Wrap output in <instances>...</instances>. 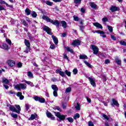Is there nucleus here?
Instances as JSON below:
<instances>
[{"label":"nucleus","instance_id":"45","mask_svg":"<svg viewBox=\"0 0 126 126\" xmlns=\"http://www.w3.org/2000/svg\"><path fill=\"white\" fill-rule=\"evenodd\" d=\"M73 18H74V20L75 21H79V18H78V17L74 15L73 16Z\"/></svg>","mask_w":126,"mask_h":126},{"label":"nucleus","instance_id":"58","mask_svg":"<svg viewBox=\"0 0 126 126\" xmlns=\"http://www.w3.org/2000/svg\"><path fill=\"white\" fill-rule=\"evenodd\" d=\"M89 126H94V124L93 123L92 121H90L88 123Z\"/></svg>","mask_w":126,"mask_h":126},{"label":"nucleus","instance_id":"59","mask_svg":"<svg viewBox=\"0 0 126 126\" xmlns=\"http://www.w3.org/2000/svg\"><path fill=\"white\" fill-rule=\"evenodd\" d=\"M62 106L63 109H65V108H66V103H63Z\"/></svg>","mask_w":126,"mask_h":126},{"label":"nucleus","instance_id":"31","mask_svg":"<svg viewBox=\"0 0 126 126\" xmlns=\"http://www.w3.org/2000/svg\"><path fill=\"white\" fill-rule=\"evenodd\" d=\"M83 62L84 63H85V64L88 66V67H90L91 68L92 67V65L90 63H89L88 62H87L86 60H84Z\"/></svg>","mask_w":126,"mask_h":126},{"label":"nucleus","instance_id":"46","mask_svg":"<svg viewBox=\"0 0 126 126\" xmlns=\"http://www.w3.org/2000/svg\"><path fill=\"white\" fill-rule=\"evenodd\" d=\"M6 42L9 44V45H11V40H10L8 38H6Z\"/></svg>","mask_w":126,"mask_h":126},{"label":"nucleus","instance_id":"29","mask_svg":"<svg viewBox=\"0 0 126 126\" xmlns=\"http://www.w3.org/2000/svg\"><path fill=\"white\" fill-rule=\"evenodd\" d=\"M112 102L113 105H115V106H117V107H119V106H120V104H119V103H118V101L116 100V99H113Z\"/></svg>","mask_w":126,"mask_h":126},{"label":"nucleus","instance_id":"12","mask_svg":"<svg viewBox=\"0 0 126 126\" xmlns=\"http://www.w3.org/2000/svg\"><path fill=\"white\" fill-rule=\"evenodd\" d=\"M52 24H53V25H55V26H56V27H59V26H60V23H61L60 22V21H58V20H52L51 21V23Z\"/></svg>","mask_w":126,"mask_h":126},{"label":"nucleus","instance_id":"61","mask_svg":"<svg viewBox=\"0 0 126 126\" xmlns=\"http://www.w3.org/2000/svg\"><path fill=\"white\" fill-rule=\"evenodd\" d=\"M5 9L4 8V7H3V6H2L1 5H0V11L1 10H5Z\"/></svg>","mask_w":126,"mask_h":126},{"label":"nucleus","instance_id":"43","mask_svg":"<svg viewBox=\"0 0 126 126\" xmlns=\"http://www.w3.org/2000/svg\"><path fill=\"white\" fill-rule=\"evenodd\" d=\"M70 91H71V88H70V87L67 88L66 90H65V93H69V92H70Z\"/></svg>","mask_w":126,"mask_h":126},{"label":"nucleus","instance_id":"15","mask_svg":"<svg viewBox=\"0 0 126 126\" xmlns=\"http://www.w3.org/2000/svg\"><path fill=\"white\" fill-rule=\"evenodd\" d=\"M118 9L119 8L115 6H112L110 8V10L112 12H115V11H117Z\"/></svg>","mask_w":126,"mask_h":126},{"label":"nucleus","instance_id":"41","mask_svg":"<svg viewBox=\"0 0 126 126\" xmlns=\"http://www.w3.org/2000/svg\"><path fill=\"white\" fill-rule=\"evenodd\" d=\"M94 33H98V34H105V32L102 31H96L94 32Z\"/></svg>","mask_w":126,"mask_h":126},{"label":"nucleus","instance_id":"1","mask_svg":"<svg viewBox=\"0 0 126 126\" xmlns=\"http://www.w3.org/2000/svg\"><path fill=\"white\" fill-rule=\"evenodd\" d=\"M14 88L19 91H20L21 89H22V90H25V89L27 88V85L26 84L21 83L15 85Z\"/></svg>","mask_w":126,"mask_h":126},{"label":"nucleus","instance_id":"27","mask_svg":"<svg viewBox=\"0 0 126 126\" xmlns=\"http://www.w3.org/2000/svg\"><path fill=\"white\" fill-rule=\"evenodd\" d=\"M37 117V114H32L31 118H29V120L30 121H32L35 119Z\"/></svg>","mask_w":126,"mask_h":126},{"label":"nucleus","instance_id":"24","mask_svg":"<svg viewBox=\"0 0 126 126\" xmlns=\"http://www.w3.org/2000/svg\"><path fill=\"white\" fill-rule=\"evenodd\" d=\"M24 82H25V83H27V84H28V85H30L31 87H34V84H33V83H32V82L25 80Z\"/></svg>","mask_w":126,"mask_h":126},{"label":"nucleus","instance_id":"50","mask_svg":"<svg viewBox=\"0 0 126 126\" xmlns=\"http://www.w3.org/2000/svg\"><path fill=\"white\" fill-rule=\"evenodd\" d=\"M110 63V61L109 59H106L104 61V63H105V64H108V63Z\"/></svg>","mask_w":126,"mask_h":126},{"label":"nucleus","instance_id":"9","mask_svg":"<svg viewBox=\"0 0 126 126\" xmlns=\"http://www.w3.org/2000/svg\"><path fill=\"white\" fill-rule=\"evenodd\" d=\"M42 19L43 20H45V21H47V22H50V23L52 22V19L50 18L48 16H46L45 15H43L42 17Z\"/></svg>","mask_w":126,"mask_h":126},{"label":"nucleus","instance_id":"4","mask_svg":"<svg viewBox=\"0 0 126 126\" xmlns=\"http://www.w3.org/2000/svg\"><path fill=\"white\" fill-rule=\"evenodd\" d=\"M87 78L89 79L91 85H92L93 87H95L96 86V83H95V79L94 78L88 76L87 77Z\"/></svg>","mask_w":126,"mask_h":126},{"label":"nucleus","instance_id":"20","mask_svg":"<svg viewBox=\"0 0 126 126\" xmlns=\"http://www.w3.org/2000/svg\"><path fill=\"white\" fill-rule=\"evenodd\" d=\"M16 108L17 109H16V113H17V114H19L20 113V111H21V108H20V106L18 105H16Z\"/></svg>","mask_w":126,"mask_h":126},{"label":"nucleus","instance_id":"13","mask_svg":"<svg viewBox=\"0 0 126 126\" xmlns=\"http://www.w3.org/2000/svg\"><path fill=\"white\" fill-rule=\"evenodd\" d=\"M7 63L9 65V66H14L15 65V62L13 60H8L7 61Z\"/></svg>","mask_w":126,"mask_h":126},{"label":"nucleus","instance_id":"16","mask_svg":"<svg viewBox=\"0 0 126 126\" xmlns=\"http://www.w3.org/2000/svg\"><path fill=\"white\" fill-rule=\"evenodd\" d=\"M94 26H95V27H97V28H100V29H103V26H102V25L98 23H94Z\"/></svg>","mask_w":126,"mask_h":126},{"label":"nucleus","instance_id":"3","mask_svg":"<svg viewBox=\"0 0 126 126\" xmlns=\"http://www.w3.org/2000/svg\"><path fill=\"white\" fill-rule=\"evenodd\" d=\"M51 88L54 90L53 95L54 97H58V91H59V88L56 85H52L51 86Z\"/></svg>","mask_w":126,"mask_h":126},{"label":"nucleus","instance_id":"30","mask_svg":"<svg viewBox=\"0 0 126 126\" xmlns=\"http://www.w3.org/2000/svg\"><path fill=\"white\" fill-rule=\"evenodd\" d=\"M25 44L27 47H30V42H29V40L25 39Z\"/></svg>","mask_w":126,"mask_h":126},{"label":"nucleus","instance_id":"23","mask_svg":"<svg viewBox=\"0 0 126 126\" xmlns=\"http://www.w3.org/2000/svg\"><path fill=\"white\" fill-rule=\"evenodd\" d=\"M2 82L3 84H8V83H9L8 80L5 78L2 79Z\"/></svg>","mask_w":126,"mask_h":126},{"label":"nucleus","instance_id":"8","mask_svg":"<svg viewBox=\"0 0 126 126\" xmlns=\"http://www.w3.org/2000/svg\"><path fill=\"white\" fill-rule=\"evenodd\" d=\"M56 73H59L60 75L62 76V77H64V72L63 71H62V69H57L55 71Z\"/></svg>","mask_w":126,"mask_h":126},{"label":"nucleus","instance_id":"52","mask_svg":"<svg viewBox=\"0 0 126 126\" xmlns=\"http://www.w3.org/2000/svg\"><path fill=\"white\" fill-rule=\"evenodd\" d=\"M50 48L52 50H54V49H56V46H55V44H53L50 45Z\"/></svg>","mask_w":126,"mask_h":126},{"label":"nucleus","instance_id":"40","mask_svg":"<svg viewBox=\"0 0 126 126\" xmlns=\"http://www.w3.org/2000/svg\"><path fill=\"white\" fill-rule=\"evenodd\" d=\"M21 22H22L23 25L25 26H28V24L26 22V21L24 20H21Z\"/></svg>","mask_w":126,"mask_h":126},{"label":"nucleus","instance_id":"2","mask_svg":"<svg viewBox=\"0 0 126 126\" xmlns=\"http://www.w3.org/2000/svg\"><path fill=\"white\" fill-rule=\"evenodd\" d=\"M55 115L59 119V122L65 120V117H66V115H62L60 112H55Z\"/></svg>","mask_w":126,"mask_h":126},{"label":"nucleus","instance_id":"38","mask_svg":"<svg viewBox=\"0 0 126 126\" xmlns=\"http://www.w3.org/2000/svg\"><path fill=\"white\" fill-rule=\"evenodd\" d=\"M66 120H67L69 123H73V119L71 117L67 118Z\"/></svg>","mask_w":126,"mask_h":126},{"label":"nucleus","instance_id":"48","mask_svg":"<svg viewBox=\"0 0 126 126\" xmlns=\"http://www.w3.org/2000/svg\"><path fill=\"white\" fill-rule=\"evenodd\" d=\"M28 76L29 77H33V74H32V72L29 71L28 72Z\"/></svg>","mask_w":126,"mask_h":126},{"label":"nucleus","instance_id":"26","mask_svg":"<svg viewBox=\"0 0 126 126\" xmlns=\"http://www.w3.org/2000/svg\"><path fill=\"white\" fill-rule=\"evenodd\" d=\"M2 47L4 50H9V47H8V45H7L6 43H3L2 44Z\"/></svg>","mask_w":126,"mask_h":126},{"label":"nucleus","instance_id":"44","mask_svg":"<svg viewBox=\"0 0 126 126\" xmlns=\"http://www.w3.org/2000/svg\"><path fill=\"white\" fill-rule=\"evenodd\" d=\"M73 74H77V73L78 72V70H77V68H74L73 70Z\"/></svg>","mask_w":126,"mask_h":126},{"label":"nucleus","instance_id":"6","mask_svg":"<svg viewBox=\"0 0 126 126\" xmlns=\"http://www.w3.org/2000/svg\"><path fill=\"white\" fill-rule=\"evenodd\" d=\"M92 49L94 51V55H97L98 53H99V48H98V47L95 45L92 46Z\"/></svg>","mask_w":126,"mask_h":126},{"label":"nucleus","instance_id":"49","mask_svg":"<svg viewBox=\"0 0 126 126\" xmlns=\"http://www.w3.org/2000/svg\"><path fill=\"white\" fill-rule=\"evenodd\" d=\"M32 17H34V18L37 17V13L35 11L32 12Z\"/></svg>","mask_w":126,"mask_h":126},{"label":"nucleus","instance_id":"36","mask_svg":"<svg viewBox=\"0 0 126 126\" xmlns=\"http://www.w3.org/2000/svg\"><path fill=\"white\" fill-rule=\"evenodd\" d=\"M80 117V115H79V114L76 113L75 116H74V120H76L77 119H79Z\"/></svg>","mask_w":126,"mask_h":126},{"label":"nucleus","instance_id":"51","mask_svg":"<svg viewBox=\"0 0 126 126\" xmlns=\"http://www.w3.org/2000/svg\"><path fill=\"white\" fill-rule=\"evenodd\" d=\"M30 51V47H27L26 48V50L25 51V53H26L27 54L28 53V52Z\"/></svg>","mask_w":126,"mask_h":126},{"label":"nucleus","instance_id":"56","mask_svg":"<svg viewBox=\"0 0 126 126\" xmlns=\"http://www.w3.org/2000/svg\"><path fill=\"white\" fill-rule=\"evenodd\" d=\"M102 21L103 22H108V18L107 17H104L102 18Z\"/></svg>","mask_w":126,"mask_h":126},{"label":"nucleus","instance_id":"25","mask_svg":"<svg viewBox=\"0 0 126 126\" xmlns=\"http://www.w3.org/2000/svg\"><path fill=\"white\" fill-rule=\"evenodd\" d=\"M65 50H66V51H67V52H70V53H71V54H73V50L70 47H65Z\"/></svg>","mask_w":126,"mask_h":126},{"label":"nucleus","instance_id":"10","mask_svg":"<svg viewBox=\"0 0 126 126\" xmlns=\"http://www.w3.org/2000/svg\"><path fill=\"white\" fill-rule=\"evenodd\" d=\"M43 30L44 31H46V32H47L48 34H49V35H51L52 33V31H51V29H50V28H49L47 26H44L43 27Z\"/></svg>","mask_w":126,"mask_h":126},{"label":"nucleus","instance_id":"14","mask_svg":"<svg viewBox=\"0 0 126 126\" xmlns=\"http://www.w3.org/2000/svg\"><path fill=\"white\" fill-rule=\"evenodd\" d=\"M52 38L55 45H58V44L59 43V40H58V38H57V37H56L55 35H52Z\"/></svg>","mask_w":126,"mask_h":126},{"label":"nucleus","instance_id":"62","mask_svg":"<svg viewBox=\"0 0 126 126\" xmlns=\"http://www.w3.org/2000/svg\"><path fill=\"white\" fill-rule=\"evenodd\" d=\"M17 66L18 67H22V63H18V64H17Z\"/></svg>","mask_w":126,"mask_h":126},{"label":"nucleus","instance_id":"54","mask_svg":"<svg viewBox=\"0 0 126 126\" xmlns=\"http://www.w3.org/2000/svg\"><path fill=\"white\" fill-rule=\"evenodd\" d=\"M74 0L75 3L79 4L80 3V2H81L82 0Z\"/></svg>","mask_w":126,"mask_h":126},{"label":"nucleus","instance_id":"21","mask_svg":"<svg viewBox=\"0 0 126 126\" xmlns=\"http://www.w3.org/2000/svg\"><path fill=\"white\" fill-rule=\"evenodd\" d=\"M115 62L116 63L118 64L119 65H122V61L120 60L119 58H116Z\"/></svg>","mask_w":126,"mask_h":126},{"label":"nucleus","instance_id":"37","mask_svg":"<svg viewBox=\"0 0 126 126\" xmlns=\"http://www.w3.org/2000/svg\"><path fill=\"white\" fill-rule=\"evenodd\" d=\"M120 45H122V46H126V42H125L124 40H121L119 42Z\"/></svg>","mask_w":126,"mask_h":126},{"label":"nucleus","instance_id":"22","mask_svg":"<svg viewBox=\"0 0 126 126\" xmlns=\"http://www.w3.org/2000/svg\"><path fill=\"white\" fill-rule=\"evenodd\" d=\"M90 3L92 8H94V9H97V5H96V4L94 3V2H91Z\"/></svg>","mask_w":126,"mask_h":126},{"label":"nucleus","instance_id":"7","mask_svg":"<svg viewBox=\"0 0 126 126\" xmlns=\"http://www.w3.org/2000/svg\"><path fill=\"white\" fill-rule=\"evenodd\" d=\"M80 44H81V41L78 39H77L73 40V42L72 43V45L73 46V47H76V46L80 45Z\"/></svg>","mask_w":126,"mask_h":126},{"label":"nucleus","instance_id":"64","mask_svg":"<svg viewBox=\"0 0 126 126\" xmlns=\"http://www.w3.org/2000/svg\"><path fill=\"white\" fill-rule=\"evenodd\" d=\"M80 30H81V31H82V32H83V29H84V26H80Z\"/></svg>","mask_w":126,"mask_h":126},{"label":"nucleus","instance_id":"35","mask_svg":"<svg viewBox=\"0 0 126 126\" xmlns=\"http://www.w3.org/2000/svg\"><path fill=\"white\" fill-rule=\"evenodd\" d=\"M11 116L12 118H14V119H17V118H18V115H17V114H16L11 113Z\"/></svg>","mask_w":126,"mask_h":126},{"label":"nucleus","instance_id":"33","mask_svg":"<svg viewBox=\"0 0 126 126\" xmlns=\"http://www.w3.org/2000/svg\"><path fill=\"white\" fill-rule=\"evenodd\" d=\"M45 3H46L47 5H53V2H51L49 0H46L44 1Z\"/></svg>","mask_w":126,"mask_h":126},{"label":"nucleus","instance_id":"42","mask_svg":"<svg viewBox=\"0 0 126 126\" xmlns=\"http://www.w3.org/2000/svg\"><path fill=\"white\" fill-rule=\"evenodd\" d=\"M53 115H52V113H51L50 112L47 111L46 112V116L48 118H50V117H51Z\"/></svg>","mask_w":126,"mask_h":126},{"label":"nucleus","instance_id":"32","mask_svg":"<svg viewBox=\"0 0 126 126\" xmlns=\"http://www.w3.org/2000/svg\"><path fill=\"white\" fill-rule=\"evenodd\" d=\"M25 13H26L27 15H30L31 14V10L28 8H27L25 10Z\"/></svg>","mask_w":126,"mask_h":126},{"label":"nucleus","instance_id":"17","mask_svg":"<svg viewBox=\"0 0 126 126\" xmlns=\"http://www.w3.org/2000/svg\"><path fill=\"white\" fill-rule=\"evenodd\" d=\"M61 23L62 25V27H63V28H66L67 27V24H66V22L64 21H62Z\"/></svg>","mask_w":126,"mask_h":126},{"label":"nucleus","instance_id":"39","mask_svg":"<svg viewBox=\"0 0 126 126\" xmlns=\"http://www.w3.org/2000/svg\"><path fill=\"white\" fill-rule=\"evenodd\" d=\"M107 27L108 28L109 31L110 32H113V27H112V26L107 25Z\"/></svg>","mask_w":126,"mask_h":126},{"label":"nucleus","instance_id":"60","mask_svg":"<svg viewBox=\"0 0 126 126\" xmlns=\"http://www.w3.org/2000/svg\"><path fill=\"white\" fill-rule=\"evenodd\" d=\"M111 38L112 40H113L114 41H116V38L114 35H111Z\"/></svg>","mask_w":126,"mask_h":126},{"label":"nucleus","instance_id":"18","mask_svg":"<svg viewBox=\"0 0 126 126\" xmlns=\"http://www.w3.org/2000/svg\"><path fill=\"white\" fill-rule=\"evenodd\" d=\"M80 60H87L88 57L85 55H80L79 56Z\"/></svg>","mask_w":126,"mask_h":126},{"label":"nucleus","instance_id":"34","mask_svg":"<svg viewBox=\"0 0 126 126\" xmlns=\"http://www.w3.org/2000/svg\"><path fill=\"white\" fill-rule=\"evenodd\" d=\"M75 108L78 111H80V104H79V103H77Z\"/></svg>","mask_w":126,"mask_h":126},{"label":"nucleus","instance_id":"5","mask_svg":"<svg viewBox=\"0 0 126 126\" xmlns=\"http://www.w3.org/2000/svg\"><path fill=\"white\" fill-rule=\"evenodd\" d=\"M33 99H34L35 101H38L40 103H45V98H41L38 96H35Z\"/></svg>","mask_w":126,"mask_h":126},{"label":"nucleus","instance_id":"11","mask_svg":"<svg viewBox=\"0 0 126 126\" xmlns=\"http://www.w3.org/2000/svg\"><path fill=\"white\" fill-rule=\"evenodd\" d=\"M7 107H9V109L10 111H11V112H14L15 113H16V108L14 107V106L11 105L10 104H7Z\"/></svg>","mask_w":126,"mask_h":126},{"label":"nucleus","instance_id":"19","mask_svg":"<svg viewBox=\"0 0 126 126\" xmlns=\"http://www.w3.org/2000/svg\"><path fill=\"white\" fill-rule=\"evenodd\" d=\"M0 4H5L8 7H11V5H9L7 3L2 0H0Z\"/></svg>","mask_w":126,"mask_h":126},{"label":"nucleus","instance_id":"57","mask_svg":"<svg viewBox=\"0 0 126 126\" xmlns=\"http://www.w3.org/2000/svg\"><path fill=\"white\" fill-rule=\"evenodd\" d=\"M8 94H15V92L14 91H10L8 92Z\"/></svg>","mask_w":126,"mask_h":126},{"label":"nucleus","instance_id":"55","mask_svg":"<svg viewBox=\"0 0 126 126\" xmlns=\"http://www.w3.org/2000/svg\"><path fill=\"white\" fill-rule=\"evenodd\" d=\"M25 106H26V110L28 111V110H29V109H30V106L28 104H26Z\"/></svg>","mask_w":126,"mask_h":126},{"label":"nucleus","instance_id":"47","mask_svg":"<svg viewBox=\"0 0 126 126\" xmlns=\"http://www.w3.org/2000/svg\"><path fill=\"white\" fill-rule=\"evenodd\" d=\"M65 72L66 75H67L68 76H70L71 73H70V72L68 71V70H66L65 71Z\"/></svg>","mask_w":126,"mask_h":126},{"label":"nucleus","instance_id":"63","mask_svg":"<svg viewBox=\"0 0 126 126\" xmlns=\"http://www.w3.org/2000/svg\"><path fill=\"white\" fill-rule=\"evenodd\" d=\"M22 95V93H21V92H18L17 93V96H18V97H20Z\"/></svg>","mask_w":126,"mask_h":126},{"label":"nucleus","instance_id":"28","mask_svg":"<svg viewBox=\"0 0 126 126\" xmlns=\"http://www.w3.org/2000/svg\"><path fill=\"white\" fill-rule=\"evenodd\" d=\"M102 117L103 118V120H105V121H109L110 119V117L107 116L106 114H103Z\"/></svg>","mask_w":126,"mask_h":126},{"label":"nucleus","instance_id":"53","mask_svg":"<svg viewBox=\"0 0 126 126\" xmlns=\"http://www.w3.org/2000/svg\"><path fill=\"white\" fill-rule=\"evenodd\" d=\"M63 59H65L66 60H67V61H68V57H67L66 54L64 53L63 54Z\"/></svg>","mask_w":126,"mask_h":126}]
</instances>
